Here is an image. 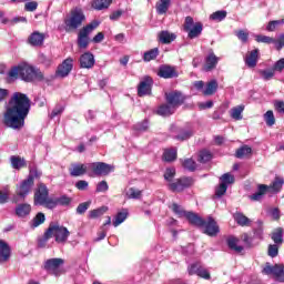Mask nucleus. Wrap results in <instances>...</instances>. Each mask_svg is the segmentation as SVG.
<instances>
[{
    "instance_id": "f257e3e1",
    "label": "nucleus",
    "mask_w": 284,
    "mask_h": 284,
    "mask_svg": "<svg viewBox=\"0 0 284 284\" xmlns=\"http://www.w3.org/2000/svg\"><path fill=\"white\" fill-rule=\"evenodd\" d=\"M30 114V108H9L3 118V123L11 130H21L26 125V116Z\"/></svg>"
},
{
    "instance_id": "f03ea898",
    "label": "nucleus",
    "mask_w": 284,
    "mask_h": 284,
    "mask_svg": "<svg viewBox=\"0 0 284 284\" xmlns=\"http://www.w3.org/2000/svg\"><path fill=\"white\" fill-rule=\"evenodd\" d=\"M8 77H10V79H19L20 77L22 81H27L28 83L34 81L36 79H38V81H43V72L26 63L13 67L9 71Z\"/></svg>"
},
{
    "instance_id": "7ed1b4c3",
    "label": "nucleus",
    "mask_w": 284,
    "mask_h": 284,
    "mask_svg": "<svg viewBox=\"0 0 284 284\" xmlns=\"http://www.w3.org/2000/svg\"><path fill=\"white\" fill-rule=\"evenodd\" d=\"M41 176V172L37 169H31L29 175L23 180L16 189V196L13 197V203H19V201H26V196L32 192L34 187V180Z\"/></svg>"
},
{
    "instance_id": "20e7f679",
    "label": "nucleus",
    "mask_w": 284,
    "mask_h": 284,
    "mask_svg": "<svg viewBox=\"0 0 284 284\" xmlns=\"http://www.w3.org/2000/svg\"><path fill=\"white\" fill-rule=\"evenodd\" d=\"M55 239V243L60 245H65L68 243V239H70V231L68 227L60 225L59 223H51L48 230L44 232L42 243L45 245L49 239Z\"/></svg>"
},
{
    "instance_id": "39448f33",
    "label": "nucleus",
    "mask_w": 284,
    "mask_h": 284,
    "mask_svg": "<svg viewBox=\"0 0 284 284\" xmlns=\"http://www.w3.org/2000/svg\"><path fill=\"white\" fill-rule=\"evenodd\" d=\"M83 21H85L83 9L81 7L71 9L63 20L65 32H77L83 26Z\"/></svg>"
},
{
    "instance_id": "423d86ee",
    "label": "nucleus",
    "mask_w": 284,
    "mask_h": 284,
    "mask_svg": "<svg viewBox=\"0 0 284 284\" xmlns=\"http://www.w3.org/2000/svg\"><path fill=\"white\" fill-rule=\"evenodd\" d=\"M283 179L281 178H275L273 183L271 185H265V184H258L257 185V192L254 194L250 195L248 199L250 201H262L263 196L267 194L272 190V192H281V187H283Z\"/></svg>"
},
{
    "instance_id": "0eeeda50",
    "label": "nucleus",
    "mask_w": 284,
    "mask_h": 284,
    "mask_svg": "<svg viewBox=\"0 0 284 284\" xmlns=\"http://www.w3.org/2000/svg\"><path fill=\"white\" fill-rule=\"evenodd\" d=\"M99 28V21H92L83 27L78 33V45L82 50H85L90 45V34Z\"/></svg>"
},
{
    "instance_id": "6e6552de",
    "label": "nucleus",
    "mask_w": 284,
    "mask_h": 284,
    "mask_svg": "<svg viewBox=\"0 0 284 284\" xmlns=\"http://www.w3.org/2000/svg\"><path fill=\"white\" fill-rule=\"evenodd\" d=\"M110 172H114V166L104 162L89 163V176H108Z\"/></svg>"
},
{
    "instance_id": "1a4fd4ad",
    "label": "nucleus",
    "mask_w": 284,
    "mask_h": 284,
    "mask_svg": "<svg viewBox=\"0 0 284 284\" xmlns=\"http://www.w3.org/2000/svg\"><path fill=\"white\" fill-rule=\"evenodd\" d=\"M10 108H31L32 101L26 93L14 92L9 100Z\"/></svg>"
},
{
    "instance_id": "9d476101",
    "label": "nucleus",
    "mask_w": 284,
    "mask_h": 284,
    "mask_svg": "<svg viewBox=\"0 0 284 284\" xmlns=\"http://www.w3.org/2000/svg\"><path fill=\"white\" fill-rule=\"evenodd\" d=\"M65 261L60 257L49 258L44 262V270L48 274L53 276H61V265H63Z\"/></svg>"
},
{
    "instance_id": "9b49d317",
    "label": "nucleus",
    "mask_w": 284,
    "mask_h": 284,
    "mask_svg": "<svg viewBox=\"0 0 284 284\" xmlns=\"http://www.w3.org/2000/svg\"><path fill=\"white\" fill-rule=\"evenodd\" d=\"M187 272L190 276H199L200 278H204V281H210L212 278V275L210 274V271L201 265V263L196 262L191 264L187 267Z\"/></svg>"
},
{
    "instance_id": "f8f14e48",
    "label": "nucleus",
    "mask_w": 284,
    "mask_h": 284,
    "mask_svg": "<svg viewBox=\"0 0 284 284\" xmlns=\"http://www.w3.org/2000/svg\"><path fill=\"white\" fill-rule=\"evenodd\" d=\"M171 134H174V139L178 141H187L194 134L191 128H181L176 124L171 125L170 128Z\"/></svg>"
},
{
    "instance_id": "ddd939ff",
    "label": "nucleus",
    "mask_w": 284,
    "mask_h": 284,
    "mask_svg": "<svg viewBox=\"0 0 284 284\" xmlns=\"http://www.w3.org/2000/svg\"><path fill=\"white\" fill-rule=\"evenodd\" d=\"M264 274H273L276 281L284 283V265L275 264L274 266L266 264L263 268Z\"/></svg>"
},
{
    "instance_id": "4468645a",
    "label": "nucleus",
    "mask_w": 284,
    "mask_h": 284,
    "mask_svg": "<svg viewBox=\"0 0 284 284\" xmlns=\"http://www.w3.org/2000/svg\"><path fill=\"white\" fill-rule=\"evenodd\" d=\"M72 68H74V59L67 58L57 69L55 74L60 79H65L72 72Z\"/></svg>"
},
{
    "instance_id": "2eb2a0df",
    "label": "nucleus",
    "mask_w": 284,
    "mask_h": 284,
    "mask_svg": "<svg viewBox=\"0 0 284 284\" xmlns=\"http://www.w3.org/2000/svg\"><path fill=\"white\" fill-rule=\"evenodd\" d=\"M158 77H161V79H178L179 71L176 70V67L162 64L159 67Z\"/></svg>"
},
{
    "instance_id": "dca6fc26",
    "label": "nucleus",
    "mask_w": 284,
    "mask_h": 284,
    "mask_svg": "<svg viewBox=\"0 0 284 284\" xmlns=\"http://www.w3.org/2000/svg\"><path fill=\"white\" fill-rule=\"evenodd\" d=\"M165 99L170 105H183L187 97L180 91H173L165 93Z\"/></svg>"
},
{
    "instance_id": "f3484780",
    "label": "nucleus",
    "mask_w": 284,
    "mask_h": 284,
    "mask_svg": "<svg viewBox=\"0 0 284 284\" xmlns=\"http://www.w3.org/2000/svg\"><path fill=\"white\" fill-rule=\"evenodd\" d=\"M70 176H83L84 174L90 175V163H73L69 169Z\"/></svg>"
},
{
    "instance_id": "a211bd4d",
    "label": "nucleus",
    "mask_w": 284,
    "mask_h": 284,
    "mask_svg": "<svg viewBox=\"0 0 284 284\" xmlns=\"http://www.w3.org/2000/svg\"><path fill=\"white\" fill-rule=\"evenodd\" d=\"M153 83H154V81H152V78L145 77L138 85V95L139 97H149L150 94H152Z\"/></svg>"
},
{
    "instance_id": "6ab92c4d",
    "label": "nucleus",
    "mask_w": 284,
    "mask_h": 284,
    "mask_svg": "<svg viewBox=\"0 0 284 284\" xmlns=\"http://www.w3.org/2000/svg\"><path fill=\"white\" fill-rule=\"evenodd\" d=\"M48 196V186H45L43 183H40L34 193V205H43V203H45V201L49 199Z\"/></svg>"
},
{
    "instance_id": "aec40b11",
    "label": "nucleus",
    "mask_w": 284,
    "mask_h": 284,
    "mask_svg": "<svg viewBox=\"0 0 284 284\" xmlns=\"http://www.w3.org/2000/svg\"><path fill=\"white\" fill-rule=\"evenodd\" d=\"M192 183H194L192 178H181L176 180V182L170 183L169 186L172 192H183V190H185V187H190Z\"/></svg>"
},
{
    "instance_id": "412c9836",
    "label": "nucleus",
    "mask_w": 284,
    "mask_h": 284,
    "mask_svg": "<svg viewBox=\"0 0 284 284\" xmlns=\"http://www.w3.org/2000/svg\"><path fill=\"white\" fill-rule=\"evenodd\" d=\"M203 227L204 234H206L207 236H216V234H219L220 232L219 224L212 216L207 217V221L204 222Z\"/></svg>"
},
{
    "instance_id": "4be33fe9",
    "label": "nucleus",
    "mask_w": 284,
    "mask_h": 284,
    "mask_svg": "<svg viewBox=\"0 0 284 284\" xmlns=\"http://www.w3.org/2000/svg\"><path fill=\"white\" fill-rule=\"evenodd\" d=\"M94 54L90 52H85L80 57V68H84L85 70H91L94 68Z\"/></svg>"
},
{
    "instance_id": "5701e85b",
    "label": "nucleus",
    "mask_w": 284,
    "mask_h": 284,
    "mask_svg": "<svg viewBox=\"0 0 284 284\" xmlns=\"http://www.w3.org/2000/svg\"><path fill=\"white\" fill-rule=\"evenodd\" d=\"M10 245L3 241H0V263H8V261H10Z\"/></svg>"
},
{
    "instance_id": "b1692460",
    "label": "nucleus",
    "mask_w": 284,
    "mask_h": 284,
    "mask_svg": "<svg viewBox=\"0 0 284 284\" xmlns=\"http://www.w3.org/2000/svg\"><path fill=\"white\" fill-rule=\"evenodd\" d=\"M219 60L220 58L216 57V54H214V52H210L209 55L206 57V61H205V65H204V70L205 72H210L212 70H214V68H216V65L219 64Z\"/></svg>"
},
{
    "instance_id": "393cba45",
    "label": "nucleus",
    "mask_w": 284,
    "mask_h": 284,
    "mask_svg": "<svg viewBox=\"0 0 284 284\" xmlns=\"http://www.w3.org/2000/svg\"><path fill=\"white\" fill-rule=\"evenodd\" d=\"M184 219H187L191 225H196V227H203V225H205V220L193 212H186Z\"/></svg>"
},
{
    "instance_id": "a878e982",
    "label": "nucleus",
    "mask_w": 284,
    "mask_h": 284,
    "mask_svg": "<svg viewBox=\"0 0 284 284\" xmlns=\"http://www.w3.org/2000/svg\"><path fill=\"white\" fill-rule=\"evenodd\" d=\"M244 61L248 68H256V63H258V49L248 52Z\"/></svg>"
},
{
    "instance_id": "bb28decb",
    "label": "nucleus",
    "mask_w": 284,
    "mask_h": 284,
    "mask_svg": "<svg viewBox=\"0 0 284 284\" xmlns=\"http://www.w3.org/2000/svg\"><path fill=\"white\" fill-rule=\"evenodd\" d=\"M43 41H45V36L43 33H40V32H33L29 37L30 45H33L36 48H39V47L43 45Z\"/></svg>"
},
{
    "instance_id": "cd10ccee",
    "label": "nucleus",
    "mask_w": 284,
    "mask_h": 284,
    "mask_svg": "<svg viewBox=\"0 0 284 284\" xmlns=\"http://www.w3.org/2000/svg\"><path fill=\"white\" fill-rule=\"evenodd\" d=\"M233 219L241 227H250V225H252V220L241 212L235 213Z\"/></svg>"
},
{
    "instance_id": "c85d7f7f",
    "label": "nucleus",
    "mask_w": 284,
    "mask_h": 284,
    "mask_svg": "<svg viewBox=\"0 0 284 284\" xmlns=\"http://www.w3.org/2000/svg\"><path fill=\"white\" fill-rule=\"evenodd\" d=\"M11 166L13 170H21V168H27L28 163L26 162V159L19 156V155H12L10 158Z\"/></svg>"
},
{
    "instance_id": "c756f323",
    "label": "nucleus",
    "mask_w": 284,
    "mask_h": 284,
    "mask_svg": "<svg viewBox=\"0 0 284 284\" xmlns=\"http://www.w3.org/2000/svg\"><path fill=\"white\" fill-rule=\"evenodd\" d=\"M171 0H159L155 4L158 14H165L170 10Z\"/></svg>"
},
{
    "instance_id": "7c9ffc66",
    "label": "nucleus",
    "mask_w": 284,
    "mask_h": 284,
    "mask_svg": "<svg viewBox=\"0 0 284 284\" xmlns=\"http://www.w3.org/2000/svg\"><path fill=\"white\" fill-rule=\"evenodd\" d=\"M216 90H219V82H216V80H211L209 83H206L203 94L204 97H212V94H215Z\"/></svg>"
},
{
    "instance_id": "2f4dec72",
    "label": "nucleus",
    "mask_w": 284,
    "mask_h": 284,
    "mask_svg": "<svg viewBox=\"0 0 284 284\" xmlns=\"http://www.w3.org/2000/svg\"><path fill=\"white\" fill-rule=\"evenodd\" d=\"M176 39V34L170 32V31H162L159 33V41L160 43H172Z\"/></svg>"
},
{
    "instance_id": "473e14b6",
    "label": "nucleus",
    "mask_w": 284,
    "mask_h": 284,
    "mask_svg": "<svg viewBox=\"0 0 284 284\" xmlns=\"http://www.w3.org/2000/svg\"><path fill=\"white\" fill-rule=\"evenodd\" d=\"M30 212H32V206H30V204H27V203L20 204L16 209V214L17 216H20V217L28 216Z\"/></svg>"
},
{
    "instance_id": "72a5a7b5",
    "label": "nucleus",
    "mask_w": 284,
    "mask_h": 284,
    "mask_svg": "<svg viewBox=\"0 0 284 284\" xmlns=\"http://www.w3.org/2000/svg\"><path fill=\"white\" fill-rule=\"evenodd\" d=\"M112 0H93L91 6L94 10H105L110 8Z\"/></svg>"
},
{
    "instance_id": "f704fd0d",
    "label": "nucleus",
    "mask_w": 284,
    "mask_h": 284,
    "mask_svg": "<svg viewBox=\"0 0 284 284\" xmlns=\"http://www.w3.org/2000/svg\"><path fill=\"white\" fill-rule=\"evenodd\" d=\"M187 32L189 39H196L203 32V23L196 22Z\"/></svg>"
},
{
    "instance_id": "c9c22d12",
    "label": "nucleus",
    "mask_w": 284,
    "mask_h": 284,
    "mask_svg": "<svg viewBox=\"0 0 284 284\" xmlns=\"http://www.w3.org/2000/svg\"><path fill=\"white\" fill-rule=\"evenodd\" d=\"M271 239L275 244L283 245V229H275L271 234Z\"/></svg>"
},
{
    "instance_id": "e433bc0d",
    "label": "nucleus",
    "mask_w": 284,
    "mask_h": 284,
    "mask_svg": "<svg viewBox=\"0 0 284 284\" xmlns=\"http://www.w3.org/2000/svg\"><path fill=\"white\" fill-rule=\"evenodd\" d=\"M227 245L230 250H233L236 254H241V252H243V246L239 245V240L235 237L229 239Z\"/></svg>"
},
{
    "instance_id": "4c0bfd02",
    "label": "nucleus",
    "mask_w": 284,
    "mask_h": 284,
    "mask_svg": "<svg viewBox=\"0 0 284 284\" xmlns=\"http://www.w3.org/2000/svg\"><path fill=\"white\" fill-rule=\"evenodd\" d=\"M227 245L230 250H233L236 254H241V252H243V246L239 245V240L235 237L229 239Z\"/></svg>"
},
{
    "instance_id": "58836bf2",
    "label": "nucleus",
    "mask_w": 284,
    "mask_h": 284,
    "mask_svg": "<svg viewBox=\"0 0 284 284\" xmlns=\"http://www.w3.org/2000/svg\"><path fill=\"white\" fill-rule=\"evenodd\" d=\"M153 112L158 114V116H172V114H174V108H156Z\"/></svg>"
},
{
    "instance_id": "ea45409f",
    "label": "nucleus",
    "mask_w": 284,
    "mask_h": 284,
    "mask_svg": "<svg viewBox=\"0 0 284 284\" xmlns=\"http://www.w3.org/2000/svg\"><path fill=\"white\" fill-rule=\"evenodd\" d=\"M252 154V148L247 145H243L242 148L237 149L235 156L236 159H245Z\"/></svg>"
},
{
    "instance_id": "a19ab883",
    "label": "nucleus",
    "mask_w": 284,
    "mask_h": 284,
    "mask_svg": "<svg viewBox=\"0 0 284 284\" xmlns=\"http://www.w3.org/2000/svg\"><path fill=\"white\" fill-rule=\"evenodd\" d=\"M171 210L172 212H174V214H176V216L179 219H185L186 214H187V211L183 210V206L176 204V203H173L171 205Z\"/></svg>"
},
{
    "instance_id": "79ce46f5",
    "label": "nucleus",
    "mask_w": 284,
    "mask_h": 284,
    "mask_svg": "<svg viewBox=\"0 0 284 284\" xmlns=\"http://www.w3.org/2000/svg\"><path fill=\"white\" fill-rule=\"evenodd\" d=\"M125 219H128V210H122L121 212H119L113 221V225L114 227H119V225H121V223H123L125 221Z\"/></svg>"
},
{
    "instance_id": "37998d69",
    "label": "nucleus",
    "mask_w": 284,
    "mask_h": 284,
    "mask_svg": "<svg viewBox=\"0 0 284 284\" xmlns=\"http://www.w3.org/2000/svg\"><path fill=\"white\" fill-rule=\"evenodd\" d=\"M45 223V214L43 213H38L33 220L31 221L30 225L31 227H39V225H43Z\"/></svg>"
},
{
    "instance_id": "c03bdc74",
    "label": "nucleus",
    "mask_w": 284,
    "mask_h": 284,
    "mask_svg": "<svg viewBox=\"0 0 284 284\" xmlns=\"http://www.w3.org/2000/svg\"><path fill=\"white\" fill-rule=\"evenodd\" d=\"M163 159L168 163H171V161H176V149H166L163 153Z\"/></svg>"
},
{
    "instance_id": "a18cd8bd",
    "label": "nucleus",
    "mask_w": 284,
    "mask_h": 284,
    "mask_svg": "<svg viewBox=\"0 0 284 284\" xmlns=\"http://www.w3.org/2000/svg\"><path fill=\"white\" fill-rule=\"evenodd\" d=\"M156 57H159V48H154V49H151L149 51H146L144 53V61L149 62V61H154V59H156Z\"/></svg>"
},
{
    "instance_id": "49530a36",
    "label": "nucleus",
    "mask_w": 284,
    "mask_h": 284,
    "mask_svg": "<svg viewBox=\"0 0 284 284\" xmlns=\"http://www.w3.org/2000/svg\"><path fill=\"white\" fill-rule=\"evenodd\" d=\"M264 121H265L266 125H268V128H272V125H274L276 123V118L274 116V111L268 110L264 114Z\"/></svg>"
},
{
    "instance_id": "de8ad7c7",
    "label": "nucleus",
    "mask_w": 284,
    "mask_h": 284,
    "mask_svg": "<svg viewBox=\"0 0 284 284\" xmlns=\"http://www.w3.org/2000/svg\"><path fill=\"white\" fill-rule=\"evenodd\" d=\"M108 212V207L106 206H102L100 209L97 210H92L89 213V219H99V216H103L104 213Z\"/></svg>"
},
{
    "instance_id": "09e8293b",
    "label": "nucleus",
    "mask_w": 284,
    "mask_h": 284,
    "mask_svg": "<svg viewBox=\"0 0 284 284\" xmlns=\"http://www.w3.org/2000/svg\"><path fill=\"white\" fill-rule=\"evenodd\" d=\"M183 169L184 170H189V172H194V170H196V162H194V160L192 159H185L182 162Z\"/></svg>"
},
{
    "instance_id": "8fccbe9b",
    "label": "nucleus",
    "mask_w": 284,
    "mask_h": 284,
    "mask_svg": "<svg viewBox=\"0 0 284 284\" xmlns=\"http://www.w3.org/2000/svg\"><path fill=\"white\" fill-rule=\"evenodd\" d=\"M235 37H237L242 43H247V40L250 39V32H247V30H237L235 31Z\"/></svg>"
},
{
    "instance_id": "3c124183",
    "label": "nucleus",
    "mask_w": 284,
    "mask_h": 284,
    "mask_svg": "<svg viewBox=\"0 0 284 284\" xmlns=\"http://www.w3.org/2000/svg\"><path fill=\"white\" fill-rule=\"evenodd\" d=\"M230 115L235 120V121H241L243 119V108H234L230 110Z\"/></svg>"
},
{
    "instance_id": "603ef678",
    "label": "nucleus",
    "mask_w": 284,
    "mask_h": 284,
    "mask_svg": "<svg viewBox=\"0 0 284 284\" xmlns=\"http://www.w3.org/2000/svg\"><path fill=\"white\" fill-rule=\"evenodd\" d=\"M255 41L257 43H276V39L261 34L255 36Z\"/></svg>"
},
{
    "instance_id": "864d4df0",
    "label": "nucleus",
    "mask_w": 284,
    "mask_h": 284,
    "mask_svg": "<svg viewBox=\"0 0 284 284\" xmlns=\"http://www.w3.org/2000/svg\"><path fill=\"white\" fill-rule=\"evenodd\" d=\"M197 161L200 163H207V161H212V153H210V151H201L199 153Z\"/></svg>"
},
{
    "instance_id": "5fc2aeb1",
    "label": "nucleus",
    "mask_w": 284,
    "mask_h": 284,
    "mask_svg": "<svg viewBox=\"0 0 284 284\" xmlns=\"http://www.w3.org/2000/svg\"><path fill=\"white\" fill-rule=\"evenodd\" d=\"M274 72H276L274 69L261 70L260 75L264 81H270V79H274Z\"/></svg>"
},
{
    "instance_id": "6e6d98bb",
    "label": "nucleus",
    "mask_w": 284,
    "mask_h": 284,
    "mask_svg": "<svg viewBox=\"0 0 284 284\" xmlns=\"http://www.w3.org/2000/svg\"><path fill=\"white\" fill-rule=\"evenodd\" d=\"M225 17H227V11H216L210 16V19H212V21H223Z\"/></svg>"
},
{
    "instance_id": "4d7b16f0",
    "label": "nucleus",
    "mask_w": 284,
    "mask_h": 284,
    "mask_svg": "<svg viewBox=\"0 0 284 284\" xmlns=\"http://www.w3.org/2000/svg\"><path fill=\"white\" fill-rule=\"evenodd\" d=\"M174 176H176V169L169 168L165 170V172H164L165 181H168L169 183H172V180L174 179Z\"/></svg>"
},
{
    "instance_id": "13d9d810",
    "label": "nucleus",
    "mask_w": 284,
    "mask_h": 284,
    "mask_svg": "<svg viewBox=\"0 0 284 284\" xmlns=\"http://www.w3.org/2000/svg\"><path fill=\"white\" fill-rule=\"evenodd\" d=\"M283 23H284V20L270 21L268 24L266 26V30H267V32H274V30H276V28H278V26H281Z\"/></svg>"
},
{
    "instance_id": "bf43d9fd",
    "label": "nucleus",
    "mask_w": 284,
    "mask_h": 284,
    "mask_svg": "<svg viewBox=\"0 0 284 284\" xmlns=\"http://www.w3.org/2000/svg\"><path fill=\"white\" fill-rule=\"evenodd\" d=\"M128 199H141V191L134 187H131L126 191Z\"/></svg>"
},
{
    "instance_id": "052dcab7",
    "label": "nucleus",
    "mask_w": 284,
    "mask_h": 284,
    "mask_svg": "<svg viewBox=\"0 0 284 284\" xmlns=\"http://www.w3.org/2000/svg\"><path fill=\"white\" fill-rule=\"evenodd\" d=\"M90 205H92V202H90V201L79 204L78 207H77V213L78 214H85V212H88V210L90 209Z\"/></svg>"
},
{
    "instance_id": "680f3d73",
    "label": "nucleus",
    "mask_w": 284,
    "mask_h": 284,
    "mask_svg": "<svg viewBox=\"0 0 284 284\" xmlns=\"http://www.w3.org/2000/svg\"><path fill=\"white\" fill-rule=\"evenodd\" d=\"M108 190H110V186L108 185V182L105 180H103L97 184L95 192L105 193V192H108Z\"/></svg>"
},
{
    "instance_id": "e2e57ef3",
    "label": "nucleus",
    "mask_w": 284,
    "mask_h": 284,
    "mask_svg": "<svg viewBox=\"0 0 284 284\" xmlns=\"http://www.w3.org/2000/svg\"><path fill=\"white\" fill-rule=\"evenodd\" d=\"M42 205H45L48 210H54V207H57V205L59 204H58L57 197L55 199L47 197L45 202Z\"/></svg>"
},
{
    "instance_id": "0e129e2a",
    "label": "nucleus",
    "mask_w": 284,
    "mask_h": 284,
    "mask_svg": "<svg viewBox=\"0 0 284 284\" xmlns=\"http://www.w3.org/2000/svg\"><path fill=\"white\" fill-rule=\"evenodd\" d=\"M221 181L224 183V185L232 184L234 183V175L225 173L221 176Z\"/></svg>"
},
{
    "instance_id": "69168bd1",
    "label": "nucleus",
    "mask_w": 284,
    "mask_h": 284,
    "mask_svg": "<svg viewBox=\"0 0 284 284\" xmlns=\"http://www.w3.org/2000/svg\"><path fill=\"white\" fill-rule=\"evenodd\" d=\"M55 199L58 201V205H70V203H72V199H70L68 195H62Z\"/></svg>"
},
{
    "instance_id": "338daca9",
    "label": "nucleus",
    "mask_w": 284,
    "mask_h": 284,
    "mask_svg": "<svg viewBox=\"0 0 284 284\" xmlns=\"http://www.w3.org/2000/svg\"><path fill=\"white\" fill-rule=\"evenodd\" d=\"M148 128V121H143L134 125L135 132H146Z\"/></svg>"
},
{
    "instance_id": "774afa93",
    "label": "nucleus",
    "mask_w": 284,
    "mask_h": 284,
    "mask_svg": "<svg viewBox=\"0 0 284 284\" xmlns=\"http://www.w3.org/2000/svg\"><path fill=\"white\" fill-rule=\"evenodd\" d=\"M268 256L274 258L275 256H278V245L277 244H271L268 246Z\"/></svg>"
}]
</instances>
